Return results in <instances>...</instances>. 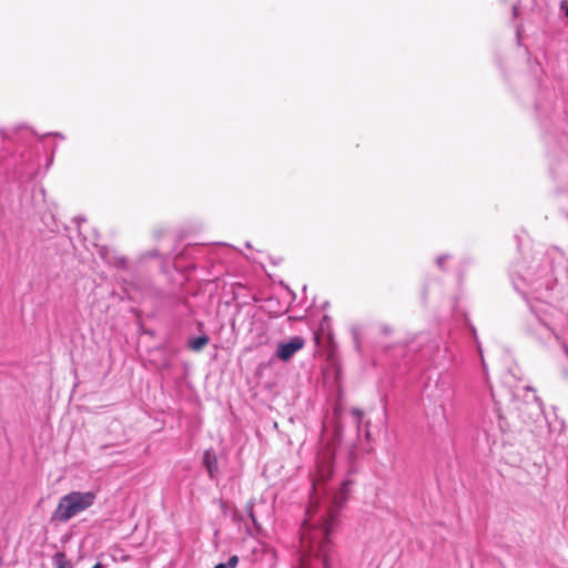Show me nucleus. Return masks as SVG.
<instances>
[{
  "instance_id": "1",
  "label": "nucleus",
  "mask_w": 568,
  "mask_h": 568,
  "mask_svg": "<svg viewBox=\"0 0 568 568\" xmlns=\"http://www.w3.org/2000/svg\"><path fill=\"white\" fill-rule=\"evenodd\" d=\"M514 268L511 282L515 290L527 301L530 312L539 325L549 334L552 333L547 323V313L550 306L542 301L544 292L551 291L556 283L549 260H534L529 265L521 261L516 263Z\"/></svg>"
},
{
  "instance_id": "2",
  "label": "nucleus",
  "mask_w": 568,
  "mask_h": 568,
  "mask_svg": "<svg viewBox=\"0 0 568 568\" xmlns=\"http://www.w3.org/2000/svg\"><path fill=\"white\" fill-rule=\"evenodd\" d=\"M307 518L303 521L300 531L301 565L307 568L308 558L314 557L322 568H334L337 557L329 539L335 516L331 509L325 508L323 513L313 509L306 510Z\"/></svg>"
},
{
  "instance_id": "3",
  "label": "nucleus",
  "mask_w": 568,
  "mask_h": 568,
  "mask_svg": "<svg viewBox=\"0 0 568 568\" xmlns=\"http://www.w3.org/2000/svg\"><path fill=\"white\" fill-rule=\"evenodd\" d=\"M95 499L97 495L93 491H71L60 498L52 518L67 523L81 511L90 508Z\"/></svg>"
},
{
  "instance_id": "4",
  "label": "nucleus",
  "mask_w": 568,
  "mask_h": 568,
  "mask_svg": "<svg viewBox=\"0 0 568 568\" xmlns=\"http://www.w3.org/2000/svg\"><path fill=\"white\" fill-rule=\"evenodd\" d=\"M305 346V338L302 336H293L288 342H281L276 347V357L287 362L295 353Z\"/></svg>"
},
{
  "instance_id": "5",
  "label": "nucleus",
  "mask_w": 568,
  "mask_h": 568,
  "mask_svg": "<svg viewBox=\"0 0 568 568\" xmlns=\"http://www.w3.org/2000/svg\"><path fill=\"white\" fill-rule=\"evenodd\" d=\"M316 469V479L313 483L314 494H316L321 481H326L333 476V458L331 456L318 457Z\"/></svg>"
},
{
  "instance_id": "6",
  "label": "nucleus",
  "mask_w": 568,
  "mask_h": 568,
  "mask_svg": "<svg viewBox=\"0 0 568 568\" xmlns=\"http://www.w3.org/2000/svg\"><path fill=\"white\" fill-rule=\"evenodd\" d=\"M202 463L209 474L210 479L217 480L220 476L219 462L217 456L212 448L204 452Z\"/></svg>"
},
{
  "instance_id": "7",
  "label": "nucleus",
  "mask_w": 568,
  "mask_h": 568,
  "mask_svg": "<svg viewBox=\"0 0 568 568\" xmlns=\"http://www.w3.org/2000/svg\"><path fill=\"white\" fill-rule=\"evenodd\" d=\"M103 258L108 264H110L116 268H120L123 271H126L129 268V261L123 255H116V254L108 252L105 255H103Z\"/></svg>"
},
{
  "instance_id": "8",
  "label": "nucleus",
  "mask_w": 568,
  "mask_h": 568,
  "mask_svg": "<svg viewBox=\"0 0 568 568\" xmlns=\"http://www.w3.org/2000/svg\"><path fill=\"white\" fill-rule=\"evenodd\" d=\"M535 0H516L513 4V17L516 19L521 16L525 9L532 8Z\"/></svg>"
},
{
  "instance_id": "9",
  "label": "nucleus",
  "mask_w": 568,
  "mask_h": 568,
  "mask_svg": "<svg viewBox=\"0 0 568 568\" xmlns=\"http://www.w3.org/2000/svg\"><path fill=\"white\" fill-rule=\"evenodd\" d=\"M209 336L203 334L201 336L190 338L187 341V347L193 352H200L204 346L209 344Z\"/></svg>"
},
{
  "instance_id": "10",
  "label": "nucleus",
  "mask_w": 568,
  "mask_h": 568,
  "mask_svg": "<svg viewBox=\"0 0 568 568\" xmlns=\"http://www.w3.org/2000/svg\"><path fill=\"white\" fill-rule=\"evenodd\" d=\"M349 485H352V481L349 479L343 480V483L341 485L342 486L341 494L334 497V501L338 507H341L343 505V503L345 501L346 495L349 489Z\"/></svg>"
},
{
  "instance_id": "11",
  "label": "nucleus",
  "mask_w": 568,
  "mask_h": 568,
  "mask_svg": "<svg viewBox=\"0 0 568 568\" xmlns=\"http://www.w3.org/2000/svg\"><path fill=\"white\" fill-rule=\"evenodd\" d=\"M53 564L55 568H73L71 561L67 559L63 552H57L53 556Z\"/></svg>"
},
{
  "instance_id": "12",
  "label": "nucleus",
  "mask_w": 568,
  "mask_h": 568,
  "mask_svg": "<svg viewBox=\"0 0 568 568\" xmlns=\"http://www.w3.org/2000/svg\"><path fill=\"white\" fill-rule=\"evenodd\" d=\"M351 335L354 342L355 349L361 353L362 352V343H361V335H362V328L361 326L353 325L351 327Z\"/></svg>"
},
{
  "instance_id": "13",
  "label": "nucleus",
  "mask_w": 568,
  "mask_h": 568,
  "mask_svg": "<svg viewBox=\"0 0 568 568\" xmlns=\"http://www.w3.org/2000/svg\"><path fill=\"white\" fill-rule=\"evenodd\" d=\"M245 511H246L247 516L250 517L251 521L253 523V525L255 527H258L257 520H256V517L254 514V503L252 500L245 505Z\"/></svg>"
},
{
  "instance_id": "14",
  "label": "nucleus",
  "mask_w": 568,
  "mask_h": 568,
  "mask_svg": "<svg viewBox=\"0 0 568 568\" xmlns=\"http://www.w3.org/2000/svg\"><path fill=\"white\" fill-rule=\"evenodd\" d=\"M352 415L357 424V427L358 429L361 428V424H362V420H363V412L358 408H353L352 409Z\"/></svg>"
},
{
  "instance_id": "15",
  "label": "nucleus",
  "mask_w": 568,
  "mask_h": 568,
  "mask_svg": "<svg viewBox=\"0 0 568 568\" xmlns=\"http://www.w3.org/2000/svg\"><path fill=\"white\" fill-rule=\"evenodd\" d=\"M449 257H450V255H448V254L439 255V256L436 258V264H437V266H438L440 270H444L445 261H446V260H448Z\"/></svg>"
},
{
  "instance_id": "16",
  "label": "nucleus",
  "mask_w": 568,
  "mask_h": 568,
  "mask_svg": "<svg viewBox=\"0 0 568 568\" xmlns=\"http://www.w3.org/2000/svg\"><path fill=\"white\" fill-rule=\"evenodd\" d=\"M239 564V557L236 555H233L229 558L227 562L225 565L227 568H235Z\"/></svg>"
},
{
  "instance_id": "17",
  "label": "nucleus",
  "mask_w": 568,
  "mask_h": 568,
  "mask_svg": "<svg viewBox=\"0 0 568 568\" xmlns=\"http://www.w3.org/2000/svg\"><path fill=\"white\" fill-rule=\"evenodd\" d=\"M379 332L383 335H390L393 333V328L389 325L383 324L379 326Z\"/></svg>"
},
{
  "instance_id": "18",
  "label": "nucleus",
  "mask_w": 568,
  "mask_h": 568,
  "mask_svg": "<svg viewBox=\"0 0 568 568\" xmlns=\"http://www.w3.org/2000/svg\"><path fill=\"white\" fill-rule=\"evenodd\" d=\"M561 9L565 12V17L568 18V6L566 4V1L561 2Z\"/></svg>"
},
{
  "instance_id": "19",
  "label": "nucleus",
  "mask_w": 568,
  "mask_h": 568,
  "mask_svg": "<svg viewBox=\"0 0 568 568\" xmlns=\"http://www.w3.org/2000/svg\"><path fill=\"white\" fill-rule=\"evenodd\" d=\"M73 221L77 223V225H78V226H80V223H81V222H84V221H85V219H84V217H81V216H75V217L73 219Z\"/></svg>"
},
{
  "instance_id": "20",
  "label": "nucleus",
  "mask_w": 568,
  "mask_h": 568,
  "mask_svg": "<svg viewBox=\"0 0 568 568\" xmlns=\"http://www.w3.org/2000/svg\"><path fill=\"white\" fill-rule=\"evenodd\" d=\"M158 255H159L158 251H156V250H154V251H152V252L148 253V254H146V257H156Z\"/></svg>"
},
{
  "instance_id": "21",
  "label": "nucleus",
  "mask_w": 568,
  "mask_h": 568,
  "mask_svg": "<svg viewBox=\"0 0 568 568\" xmlns=\"http://www.w3.org/2000/svg\"><path fill=\"white\" fill-rule=\"evenodd\" d=\"M214 568H227V566L223 562L217 564Z\"/></svg>"
},
{
  "instance_id": "22",
  "label": "nucleus",
  "mask_w": 568,
  "mask_h": 568,
  "mask_svg": "<svg viewBox=\"0 0 568 568\" xmlns=\"http://www.w3.org/2000/svg\"><path fill=\"white\" fill-rule=\"evenodd\" d=\"M92 568H103V565L101 562H97Z\"/></svg>"
},
{
  "instance_id": "23",
  "label": "nucleus",
  "mask_w": 568,
  "mask_h": 568,
  "mask_svg": "<svg viewBox=\"0 0 568 568\" xmlns=\"http://www.w3.org/2000/svg\"><path fill=\"white\" fill-rule=\"evenodd\" d=\"M565 211H566V214H567V217H568V210H567V209H565Z\"/></svg>"
}]
</instances>
